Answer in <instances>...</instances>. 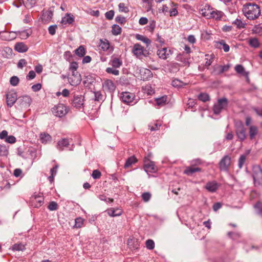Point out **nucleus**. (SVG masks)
Returning a JSON list of instances; mask_svg holds the SVG:
<instances>
[{"mask_svg": "<svg viewBox=\"0 0 262 262\" xmlns=\"http://www.w3.org/2000/svg\"><path fill=\"white\" fill-rule=\"evenodd\" d=\"M243 12L245 16L249 19H257L260 15L259 7L255 3H247L243 6Z\"/></svg>", "mask_w": 262, "mask_h": 262, "instance_id": "1", "label": "nucleus"}, {"mask_svg": "<svg viewBox=\"0 0 262 262\" xmlns=\"http://www.w3.org/2000/svg\"><path fill=\"white\" fill-rule=\"evenodd\" d=\"M235 132L237 137L240 141H243L246 138V129L241 121L235 123Z\"/></svg>", "mask_w": 262, "mask_h": 262, "instance_id": "2", "label": "nucleus"}, {"mask_svg": "<svg viewBox=\"0 0 262 262\" xmlns=\"http://www.w3.org/2000/svg\"><path fill=\"white\" fill-rule=\"evenodd\" d=\"M51 111L54 116L59 118L64 116L68 112L67 106L61 103L54 106L52 108Z\"/></svg>", "mask_w": 262, "mask_h": 262, "instance_id": "3", "label": "nucleus"}, {"mask_svg": "<svg viewBox=\"0 0 262 262\" xmlns=\"http://www.w3.org/2000/svg\"><path fill=\"white\" fill-rule=\"evenodd\" d=\"M121 98L124 103L129 105H133L137 102V101L135 100V94L129 92H122L121 93Z\"/></svg>", "mask_w": 262, "mask_h": 262, "instance_id": "4", "label": "nucleus"}, {"mask_svg": "<svg viewBox=\"0 0 262 262\" xmlns=\"http://www.w3.org/2000/svg\"><path fill=\"white\" fill-rule=\"evenodd\" d=\"M228 105V100L223 98L218 100L217 103L213 106V111L215 114H219L223 109L225 108Z\"/></svg>", "mask_w": 262, "mask_h": 262, "instance_id": "5", "label": "nucleus"}, {"mask_svg": "<svg viewBox=\"0 0 262 262\" xmlns=\"http://www.w3.org/2000/svg\"><path fill=\"white\" fill-rule=\"evenodd\" d=\"M84 96L82 95H75L72 100L71 104L74 107L80 108L83 106Z\"/></svg>", "mask_w": 262, "mask_h": 262, "instance_id": "6", "label": "nucleus"}, {"mask_svg": "<svg viewBox=\"0 0 262 262\" xmlns=\"http://www.w3.org/2000/svg\"><path fill=\"white\" fill-rule=\"evenodd\" d=\"M81 81V76L78 72L73 71L72 75L68 77V81L72 86L78 85Z\"/></svg>", "mask_w": 262, "mask_h": 262, "instance_id": "7", "label": "nucleus"}, {"mask_svg": "<svg viewBox=\"0 0 262 262\" xmlns=\"http://www.w3.org/2000/svg\"><path fill=\"white\" fill-rule=\"evenodd\" d=\"M16 37V33L13 31H1L0 38L3 40L11 41L14 39Z\"/></svg>", "mask_w": 262, "mask_h": 262, "instance_id": "8", "label": "nucleus"}, {"mask_svg": "<svg viewBox=\"0 0 262 262\" xmlns=\"http://www.w3.org/2000/svg\"><path fill=\"white\" fill-rule=\"evenodd\" d=\"M231 158L228 156H225L219 163V167L221 170L227 171L230 164Z\"/></svg>", "mask_w": 262, "mask_h": 262, "instance_id": "9", "label": "nucleus"}, {"mask_svg": "<svg viewBox=\"0 0 262 262\" xmlns=\"http://www.w3.org/2000/svg\"><path fill=\"white\" fill-rule=\"evenodd\" d=\"M139 74L141 79L143 80H149L152 77L151 71L146 68H141L139 70Z\"/></svg>", "mask_w": 262, "mask_h": 262, "instance_id": "10", "label": "nucleus"}, {"mask_svg": "<svg viewBox=\"0 0 262 262\" xmlns=\"http://www.w3.org/2000/svg\"><path fill=\"white\" fill-rule=\"evenodd\" d=\"M31 102V99L28 96H24L18 98V103H19L21 108L28 107Z\"/></svg>", "mask_w": 262, "mask_h": 262, "instance_id": "11", "label": "nucleus"}, {"mask_svg": "<svg viewBox=\"0 0 262 262\" xmlns=\"http://www.w3.org/2000/svg\"><path fill=\"white\" fill-rule=\"evenodd\" d=\"M144 47L139 43H136L134 45L132 49V52L137 57H140L144 55Z\"/></svg>", "mask_w": 262, "mask_h": 262, "instance_id": "12", "label": "nucleus"}, {"mask_svg": "<svg viewBox=\"0 0 262 262\" xmlns=\"http://www.w3.org/2000/svg\"><path fill=\"white\" fill-rule=\"evenodd\" d=\"M7 104L9 107L13 105L17 100L16 93L13 92H9L6 95Z\"/></svg>", "mask_w": 262, "mask_h": 262, "instance_id": "13", "label": "nucleus"}, {"mask_svg": "<svg viewBox=\"0 0 262 262\" xmlns=\"http://www.w3.org/2000/svg\"><path fill=\"white\" fill-rule=\"evenodd\" d=\"M144 168L146 172H155L157 170L154 162L149 160L144 161Z\"/></svg>", "mask_w": 262, "mask_h": 262, "instance_id": "14", "label": "nucleus"}, {"mask_svg": "<svg viewBox=\"0 0 262 262\" xmlns=\"http://www.w3.org/2000/svg\"><path fill=\"white\" fill-rule=\"evenodd\" d=\"M229 69L228 65L220 66L216 65L213 67V71L212 74L214 75H220L224 72L227 71Z\"/></svg>", "mask_w": 262, "mask_h": 262, "instance_id": "15", "label": "nucleus"}, {"mask_svg": "<svg viewBox=\"0 0 262 262\" xmlns=\"http://www.w3.org/2000/svg\"><path fill=\"white\" fill-rule=\"evenodd\" d=\"M70 143V139L68 138H62L57 143L56 148L60 151L63 150L64 147H68Z\"/></svg>", "mask_w": 262, "mask_h": 262, "instance_id": "16", "label": "nucleus"}, {"mask_svg": "<svg viewBox=\"0 0 262 262\" xmlns=\"http://www.w3.org/2000/svg\"><path fill=\"white\" fill-rule=\"evenodd\" d=\"M12 53V49L9 47H5L0 49V54L4 58H9L11 57Z\"/></svg>", "mask_w": 262, "mask_h": 262, "instance_id": "17", "label": "nucleus"}, {"mask_svg": "<svg viewBox=\"0 0 262 262\" xmlns=\"http://www.w3.org/2000/svg\"><path fill=\"white\" fill-rule=\"evenodd\" d=\"M219 188V185L215 181H211L207 183L205 188L209 192H214Z\"/></svg>", "mask_w": 262, "mask_h": 262, "instance_id": "18", "label": "nucleus"}, {"mask_svg": "<svg viewBox=\"0 0 262 262\" xmlns=\"http://www.w3.org/2000/svg\"><path fill=\"white\" fill-rule=\"evenodd\" d=\"M170 53V50L167 51V49L166 48H163L161 49H159L157 51V55L159 56V58L166 59L169 56Z\"/></svg>", "mask_w": 262, "mask_h": 262, "instance_id": "19", "label": "nucleus"}, {"mask_svg": "<svg viewBox=\"0 0 262 262\" xmlns=\"http://www.w3.org/2000/svg\"><path fill=\"white\" fill-rule=\"evenodd\" d=\"M74 21V17L73 15L70 13H67L66 15L62 17L60 23L62 25L71 24Z\"/></svg>", "mask_w": 262, "mask_h": 262, "instance_id": "20", "label": "nucleus"}, {"mask_svg": "<svg viewBox=\"0 0 262 262\" xmlns=\"http://www.w3.org/2000/svg\"><path fill=\"white\" fill-rule=\"evenodd\" d=\"M224 16V13L219 10L212 11L210 14V18L215 19L217 20H221L222 17Z\"/></svg>", "mask_w": 262, "mask_h": 262, "instance_id": "21", "label": "nucleus"}, {"mask_svg": "<svg viewBox=\"0 0 262 262\" xmlns=\"http://www.w3.org/2000/svg\"><path fill=\"white\" fill-rule=\"evenodd\" d=\"M216 47L222 49H223L224 51L225 52H227L229 51L230 47L226 43L225 41L224 40H221L219 41L216 42Z\"/></svg>", "mask_w": 262, "mask_h": 262, "instance_id": "22", "label": "nucleus"}, {"mask_svg": "<svg viewBox=\"0 0 262 262\" xmlns=\"http://www.w3.org/2000/svg\"><path fill=\"white\" fill-rule=\"evenodd\" d=\"M212 11L210 10V7L206 5L204 8L200 10V13L207 18H210V14Z\"/></svg>", "mask_w": 262, "mask_h": 262, "instance_id": "23", "label": "nucleus"}, {"mask_svg": "<svg viewBox=\"0 0 262 262\" xmlns=\"http://www.w3.org/2000/svg\"><path fill=\"white\" fill-rule=\"evenodd\" d=\"M27 46L23 42H18L15 46V50L18 52L23 53L28 50Z\"/></svg>", "mask_w": 262, "mask_h": 262, "instance_id": "24", "label": "nucleus"}, {"mask_svg": "<svg viewBox=\"0 0 262 262\" xmlns=\"http://www.w3.org/2000/svg\"><path fill=\"white\" fill-rule=\"evenodd\" d=\"M127 245L129 248L132 250L138 249L140 246L138 241L133 239H129L128 240Z\"/></svg>", "mask_w": 262, "mask_h": 262, "instance_id": "25", "label": "nucleus"}, {"mask_svg": "<svg viewBox=\"0 0 262 262\" xmlns=\"http://www.w3.org/2000/svg\"><path fill=\"white\" fill-rule=\"evenodd\" d=\"M201 169L199 167H193L192 166L187 167L184 171V173L188 176H191L195 172H200Z\"/></svg>", "mask_w": 262, "mask_h": 262, "instance_id": "26", "label": "nucleus"}, {"mask_svg": "<svg viewBox=\"0 0 262 262\" xmlns=\"http://www.w3.org/2000/svg\"><path fill=\"white\" fill-rule=\"evenodd\" d=\"M40 139L42 143L47 144L52 140V137L47 133H41L40 135Z\"/></svg>", "mask_w": 262, "mask_h": 262, "instance_id": "27", "label": "nucleus"}, {"mask_svg": "<svg viewBox=\"0 0 262 262\" xmlns=\"http://www.w3.org/2000/svg\"><path fill=\"white\" fill-rule=\"evenodd\" d=\"M108 215L111 216H117L122 214V211L119 208H111L107 210Z\"/></svg>", "mask_w": 262, "mask_h": 262, "instance_id": "28", "label": "nucleus"}, {"mask_svg": "<svg viewBox=\"0 0 262 262\" xmlns=\"http://www.w3.org/2000/svg\"><path fill=\"white\" fill-rule=\"evenodd\" d=\"M249 137L251 140L253 139L258 133V128L256 126L251 125L249 127Z\"/></svg>", "mask_w": 262, "mask_h": 262, "instance_id": "29", "label": "nucleus"}, {"mask_svg": "<svg viewBox=\"0 0 262 262\" xmlns=\"http://www.w3.org/2000/svg\"><path fill=\"white\" fill-rule=\"evenodd\" d=\"M214 58V55L213 54H206L205 55V66L206 68H208L212 63Z\"/></svg>", "mask_w": 262, "mask_h": 262, "instance_id": "30", "label": "nucleus"}, {"mask_svg": "<svg viewBox=\"0 0 262 262\" xmlns=\"http://www.w3.org/2000/svg\"><path fill=\"white\" fill-rule=\"evenodd\" d=\"M137 160L135 156L130 157L126 160L124 167L125 168H127L130 167L133 164L137 162Z\"/></svg>", "mask_w": 262, "mask_h": 262, "instance_id": "31", "label": "nucleus"}, {"mask_svg": "<svg viewBox=\"0 0 262 262\" xmlns=\"http://www.w3.org/2000/svg\"><path fill=\"white\" fill-rule=\"evenodd\" d=\"M113 68H118L122 64V61L118 58H114L111 60Z\"/></svg>", "mask_w": 262, "mask_h": 262, "instance_id": "32", "label": "nucleus"}, {"mask_svg": "<svg viewBox=\"0 0 262 262\" xmlns=\"http://www.w3.org/2000/svg\"><path fill=\"white\" fill-rule=\"evenodd\" d=\"M34 199V201L36 202H37L38 203V205H36V207H38V206H41V205L43 203V198L42 196L41 195H38V194H34L32 196V199Z\"/></svg>", "mask_w": 262, "mask_h": 262, "instance_id": "33", "label": "nucleus"}, {"mask_svg": "<svg viewBox=\"0 0 262 262\" xmlns=\"http://www.w3.org/2000/svg\"><path fill=\"white\" fill-rule=\"evenodd\" d=\"M24 5L27 8H32L36 3V0H22Z\"/></svg>", "mask_w": 262, "mask_h": 262, "instance_id": "34", "label": "nucleus"}, {"mask_svg": "<svg viewBox=\"0 0 262 262\" xmlns=\"http://www.w3.org/2000/svg\"><path fill=\"white\" fill-rule=\"evenodd\" d=\"M235 71L238 73L243 75H247L248 73L245 71V70L243 66L241 64H237L235 67Z\"/></svg>", "mask_w": 262, "mask_h": 262, "instance_id": "35", "label": "nucleus"}, {"mask_svg": "<svg viewBox=\"0 0 262 262\" xmlns=\"http://www.w3.org/2000/svg\"><path fill=\"white\" fill-rule=\"evenodd\" d=\"M100 41L101 42L99 46L101 49L104 51L108 50L110 48V43L108 41L105 39L104 41L100 40Z\"/></svg>", "mask_w": 262, "mask_h": 262, "instance_id": "36", "label": "nucleus"}, {"mask_svg": "<svg viewBox=\"0 0 262 262\" xmlns=\"http://www.w3.org/2000/svg\"><path fill=\"white\" fill-rule=\"evenodd\" d=\"M167 97L166 96H163L160 98H157L156 99V101L157 104L159 106H161L164 105L167 101Z\"/></svg>", "mask_w": 262, "mask_h": 262, "instance_id": "37", "label": "nucleus"}, {"mask_svg": "<svg viewBox=\"0 0 262 262\" xmlns=\"http://www.w3.org/2000/svg\"><path fill=\"white\" fill-rule=\"evenodd\" d=\"M171 84L175 88H181L186 85L185 83L178 79L173 80L171 82Z\"/></svg>", "mask_w": 262, "mask_h": 262, "instance_id": "38", "label": "nucleus"}, {"mask_svg": "<svg viewBox=\"0 0 262 262\" xmlns=\"http://www.w3.org/2000/svg\"><path fill=\"white\" fill-rule=\"evenodd\" d=\"M75 54L79 57H83L85 54L84 48L81 46L75 51Z\"/></svg>", "mask_w": 262, "mask_h": 262, "instance_id": "39", "label": "nucleus"}, {"mask_svg": "<svg viewBox=\"0 0 262 262\" xmlns=\"http://www.w3.org/2000/svg\"><path fill=\"white\" fill-rule=\"evenodd\" d=\"M198 99L199 100L203 102H206L210 100V97L208 94L207 93H201L198 96Z\"/></svg>", "mask_w": 262, "mask_h": 262, "instance_id": "40", "label": "nucleus"}, {"mask_svg": "<svg viewBox=\"0 0 262 262\" xmlns=\"http://www.w3.org/2000/svg\"><path fill=\"white\" fill-rule=\"evenodd\" d=\"M112 34L115 35H119L121 33V28L117 25H114L112 26Z\"/></svg>", "mask_w": 262, "mask_h": 262, "instance_id": "41", "label": "nucleus"}, {"mask_svg": "<svg viewBox=\"0 0 262 262\" xmlns=\"http://www.w3.org/2000/svg\"><path fill=\"white\" fill-rule=\"evenodd\" d=\"M136 38L138 40H141L145 43L147 45H148L151 42V41L149 39L141 35H136Z\"/></svg>", "mask_w": 262, "mask_h": 262, "instance_id": "42", "label": "nucleus"}, {"mask_svg": "<svg viewBox=\"0 0 262 262\" xmlns=\"http://www.w3.org/2000/svg\"><path fill=\"white\" fill-rule=\"evenodd\" d=\"M254 208L255 209L257 213L262 217V203L258 202L255 204Z\"/></svg>", "mask_w": 262, "mask_h": 262, "instance_id": "43", "label": "nucleus"}, {"mask_svg": "<svg viewBox=\"0 0 262 262\" xmlns=\"http://www.w3.org/2000/svg\"><path fill=\"white\" fill-rule=\"evenodd\" d=\"M249 43L251 47L257 48L259 46V43L256 38H253L249 39Z\"/></svg>", "mask_w": 262, "mask_h": 262, "instance_id": "44", "label": "nucleus"}, {"mask_svg": "<svg viewBox=\"0 0 262 262\" xmlns=\"http://www.w3.org/2000/svg\"><path fill=\"white\" fill-rule=\"evenodd\" d=\"M25 249V245L21 243L15 244L12 247V249L16 251H23Z\"/></svg>", "mask_w": 262, "mask_h": 262, "instance_id": "45", "label": "nucleus"}, {"mask_svg": "<svg viewBox=\"0 0 262 262\" xmlns=\"http://www.w3.org/2000/svg\"><path fill=\"white\" fill-rule=\"evenodd\" d=\"M232 23L236 25L238 29L244 28L245 27V24L239 19H235Z\"/></svg>", "mask_w": 262, "mask_h": 262, "instance_id": "46", "label": "nucleus"}, {"mask_svg": "<svg viewBox=\"0 0 262 262\" xmlns=\"http://www.w3.org/2000/svg\"><path fill=\"white\" fill-rule=\"evenodd\" d=\"M246 159V155H242L240 156L238 162V166L240 169L243 167V165L245 162Z\"/></svg>", "mask_w": 262, "mask_h": 262, "instance_id": "47", "label": "nucleus"}, {"mask_svg": "<svg viewBox=\"0 0 262 262\" xmlns=\"http://www.w3.org/2000/svg\"><path fill=\"white\" fill-rule=\"evenodd\" d=\"M119 9L120 12L127 13L129 11L128 8L125 6L123 3H121L118 5Z\"/></svg>", "mask_w": 262, "mask_h": 262, "instance_id": "48", "label": "nucleus"}, {"mask_svg": "<svg viewBox=\"0 0 262 262\" xmlns=\"http://www.w3.org/2000/svg\"><path fill=\"white\" fill-rule=\"evenodd\" d=\"M48 208L50 211L56 210L58 209V204L56 202L52 201L50 203Z\"/></svg>", "mask_w": 262, "mask_h": 262, "instance_id": "49", "label": "nucleus"}, {"mask_svg": "<svg viewBox=\"0 0 262 262\" xmlns=\"http://www.w3.org/2000/svg\"><path fill=\"white\" fill-rule=\"evenodd\" d=\"M94 99L95 101L100 102L102 101L103 96L100 92H95Z\"/></svg>", "mask_w": 262, "mask_h": 262, "instance_id": "50", "label": "nucleus"}, {"mask_svg": "<svg viewBox=\"0 0 262 262\" xmlns=\"http://www.w3.org/2000/svg\"><path fill=\"white\" fill-rule=\"evenodd\" d=\"M146 248L149 250H152L155 247V243L152 239H148L146 241Z\"/></svg>", "mask_w": 262, "mask_h": 262, "instance_id": "51", "label": "nucleus"}, {"mask_svg": "<svg viewBox=\"0 0 262 262\" xmlns=\"http://www.w3.org/2000/svg\"><path fill=\"white\" fill-rule=\"evenodd\" d=\"M106 72L107 73L112 74L114 75H118L119 74V71L118 70L114 69L113 68H107L106 69Z\"/></svg>", "mask_w": 262, "mask_h": 262, "instance_id": "52", "label": "nucleus"}, {"mask_svg": "<svg viewBox=\"0 0 262 262\" xmlns=\"http://www.w3.org/2000/svg\"><path fill=\"white\" fill-rule=\"evenodd\" d=\"M19 78L17 76H12L10 78V84L13 86H16L19 82Z\"/></svg>", "mask_w": 262, "mask_h": 262, "instance_id": "53", "label": "nucleus"}, {"mask_svg": "<svg viewBox=\"0 0 262 262\" xmlns=\"http://www.w3.org/2000/svg\"><path fill=\"white\" fill-rule=\"evenodd\" d=\"M53 16V13L51 11H47L43 13L42 16L47 20L50 19Z\"/></svg>", "mask_w": 262, "mask_h": 262, "instance_id": "54", "label": "nucleus"}, {"mask_svg": "<svg viewBox=\"0 0 262 262\" xmlns=\"http://www.w3.org/2000/svg\"><path fill=\"white\" fill-rule=\"evenodd\" d=\"M114 14L115 12L113 10H110L105 13V16L107 19L111 20L113 18Z\"/></svg>", "mask_w": 262, "mask_h": 262, "instance_id": "55", "label": "nucleus"}, {"mask_svg": "<svg viewBox=\"0 0 262 262\" xmlns=\"http://www.w3.org/2000/svg\"><path fill=\"white\" fill-rule=\"evenodd\" d=\"M161 124L158 123H154V125H149V128L151 131H155L158 130Z\"/></svg>", "mask_w": 262, "mask_h": 262, "instance_id": "56", "label": "nucleus"}, {"mask_svg": "<svg viewBox=\"0 0 262 262\" xmlns=\"http://www.w3.org/2000/svg\"><path fill=\"white\" fill-rule=\"evenodd\" d=\"M142 198L144 202H147L150 200L151 194L149 192H144L142 194Z\"/></svg>", "mask_w": 262, "mask_h": 262, "instance_id": "57", "label": "nucleus"}, {"mask_svg": "<svg viewBox=\"0 0 262 262\" xmlns=\"http://www.w3.org/2000/svg\"><path fill=\"white\" fill-rule=\"evenodd\" d=\"M57 27L56 25H51L48 28V31L49 33L53 35L55 34L56 30L57 29Z\"/></svg>", "mask_w": 262, "mask_h": 262, "instance_id": "58", "label": "nucleus"}, {"mask_svg": "<svg viewBox=\"0 0 262 262\" xmlns=\"http://www.w3.org/2000/svg\"><path fill=\"white\" fill-rule=\"evenodd\" d=\"M101 176V172L98 170H94L93 171L92 176L94 179H99Z\"/></svg>", "mask_w": 262, "mask_h": 262, "instance_id": "59", "label": "nucleus"}, {"mask_svg": "<svg viewBox=\"0 0 262 262\" xmlns=\"http://www.w3.org/2000/svg\"><path fill=\"white\" fill-rule=\"evenodd\" d=\"M6 141L9 143H14L16 142V138L13 136H7L6 138Z\"/></svg>", "mask_w": 262, "mask_h": 262, "instance_id": "60", "label": "nucleus"}, {"mask_svg": "<svg viewBox=\"0 0 262 262\" xmlns=\"http://www.w3.org/2000/svg\"><path fill=\"white\" fill-rule=\"evenodd\" d=\"M83 224V220L80 218H77L75 220V226L77 228H80Z\"/></svg>", "mask_w": 262, "mask_h": 262, "instance_id": "61", "label": "nucleus"}, {"mask_svg": "<svg viewBox=\"0 0 262 262\" xmlns=\"http://www.w3.org/2000/svg\"><path fill=\"white\" fill-rule=\"evenodd\" d=\"M99 198L100 200L107 202H113L114 200L111 198H107L106 196L104 195H100L99 196Z\"/></svg>", "mask_w": 262, "mask_h": 262, "instance_id": "62", "label": "nucleus"}, {"mask_svg": "<svg viewBox=\"0 0 262 262\" xmlns=\"http://www.w3.org/2000/svg\"><path fill=\"white\" fill-rule=\"evenodd\" d=\"M78 68V64L76 62H72L70 64V70L73 73V71L77 72V69Z\"/></svg>", "mask_w": 262, "mask_h": 262, "instance_id": "63", "label": "nucleus"}, {"mask_svg": "<svg viewBox=\"0 0 262 262\" xmlns=\"http://www.w3.org/2000/svg\"><path fill=\"white\" fill-rule=\"evenodd\" d=\"M115 19L117 23L121 24H123L125 22V18L121 16H117Z\"/></svg>", "mask_w": 262, "mask_h": 262, "instance_id": "64", "label": "nucleus"}]
</instances>
